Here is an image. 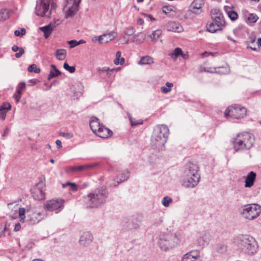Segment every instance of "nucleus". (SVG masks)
Returning a JSON list of instances; mask_svg holds the SVG:
<instances>
[{
  "mask_svg": "<svg viewBox=\"0 0 261 261\" xmlns=\"http://www.w3.org/2000/svg\"><path fill=\"white\" fill-rule=\"evenodd\" d=\"M109 196V192L105 186L95 189L87 195L89 206L97 208L104 205Z\"/></svg>",
  "mask_w": 261,
  "mask_h": 261,
  "instance_id": "1",
  "label": "nucleus"
},
{
  "mask_svg": "<svg viewBox=\"0 0 261 261\" xmlns=\"http://www.w3.org/2000/svg\"><path fill=\"white\" fill-rule=\"evenodd\" d=\"M237 243L239 248L245 254L253 255L258 248L257 242L252 236L248 234H242L237 238Z\"/></svg>",
  "mask_w": 261,
  "mask_h": 261,
  "instance_id": "2",
  "label": "nucleus"
},
{
  "mask_svg": "<svg viewBox=\"0 0 261 261\" xmlns=\"http://www.w3.org/2000/svg\"><path fill=\"white\" fill-rule=\"evenodd\" d=\"M169 129L164 124L156 126L153 129L151 138L152 146L158 149L162 148L167 142L168 137Z\"/></svg>",
  "mask_w": 261,
  "mask_h": 261,
  "instance_id": "3",
  "label": "nucleus"
},
{
  "mask_svg": "<svg viewBox=\"0 0 261 261\" xmlns=\"http://www.w3.org/2000/svg\"><path fill=\"white\" fill-rule=\"evenodd\" d=\"M179 239L175 233L168 231L159 235L158 244L161 249L167 251L176 246Z\"/></svg>",
  "mask_w": 261,
  "mask_h": 261,
  "instance_id": "4",
  "label": "nucleus"
},
{
  "mask_svg": "<svg viewBox=\"0 0 261 261\" xmlns=\"http://www.w3.org/2000/svg\"><path fill=\"white\" fill-rule=\"evenodd\" d=\"M240 213L244 218L252 220L256 218L261 213V206L256 203L248 204L240 208Z\"/></svg>",
  "mask_w": 261,
  "mask_h": 261,
  "instance_id": "5",
  "label": "nucleus"
},
{
  "mask_svg": "<svg viewBox=\"0 0 261 261\" xmlns=\"http://www.w3.org/2000/svg\"><path fill=\"white\" fill-rule=\"evenodd\" d=\"M247 114V109L240 105H234L228 107L225 110L224 116L226 118L240 119Z\"/></svg>",
  "mask_w": 261,
  "mask_h": 261,
  "instance_id": "6",
  "label": "nucleus"
},
{
  "mask_svg": "<svg viewBox=\"0 0 261 261\" xmlns=\"http://www.w3.org/2000/svg\"><path fill=\"white\" fill-rule=\"evenodd\" d=\"M64 200L62 199H53L47 200L44 204V208L47 211H56L58 213L64 206Z\"/></svg>",
  "mask_w": 261,
  "mask_h": 261,
  "instance_id": "7",
  "label": "nucleus"
},
{
  "mask_svg": "<svg viewBox=\"0 0 261 261\" xmlns=\"http://www.w3.org/2000/svg\"><path fill=\"white\" fill-rule=\"evenodd\" d=\"M49 0H41L39 3L37 2L35 8L36 14L41 17H49L50 16V11H49Z\"/></svg>",
  "mask_w": 261,
  "mask_h": 261,
  "instance_id": "8",
  "label": "nucleus"
},
{
  "mask_svg": "<svg viewBox=\"0 0 261 261\" xmlns=\"http://www.w3.org/2000/svg\"><path fill=\"white\" fill-rule=\"evenodd\" d=\"M45 185L42 181H40L31 189V194L35 199L44 200L45 198Z\"/></svg>",
  "mask_w": 261,
  "mask_h": 261,
  "instance_id": "9",
  "label": "nucleus"
},
{
  "mask_svg": "<svg viewBox=\"0 0 261 261\" xmlns=\"http://www.w3.org/2000/svg\"><path fill=\"white\" fill-rule=\"evenodd\" d=\"M117 36V32L112 31L108 33L103 34L99 37L95 36L92 38V41L96 42L97 41L100 43H107L110 41L114 39Z\"/></svg>",
  "mask_w": 261,
  "mask_h": 261,
  "instance_id": "10",
  "label": "nucleus"
},
{
  "mask_svg": "<svg viewBox=\"0 0 261 261\" xmlns=\"http://www.w3.org/2000/svg\"><path fill=\"white\" fill-rule=\"evenodd\" d=\"M238 137L242 138L244 142V146L245 147V150L250 149L253 145L255 141L253 135L247 132L239 134Z\"/></svg>",
  "mask_w": 261,
  "mask_h": 261,
  "instance_id": "11",
  "label": "nucleus"
},
{
  "mask_svg": "<svg viewBox=\"0 0 261 261\" xmlns=\"http://www.w3.org/2000/svg\"><path fill=\"white\" fill-rule=\"evenodd\" d=\"M212 17L217 26L220 27L225 24V20L223 14L219 9L215 8L211 10Z\"/></svg>",
  "mask_w": 261,
  "mask_h": 261,
  "instance_id": "12",
  "label": "nucleus"
},
{
  "mask_svg": "<svg viewBox=\"0 0 261 261\" xmlns=\"http://www.w3.org/2000/svg\"><path fill=\"white\" fill-rule=\"evenodd\" d=\"M200 178L182 175V185L187 188H193L199 183Z\"/></svg>",
  "mask_w": 261,
  "mask_h": 261,
  "instance_id": "13",
  "label": "nucleus"
},
{
  "mask_svg": "<svg viewBox=\"0 0 261 261\" xmlns=\"http://www.w3.org/2000/svg\"><path fill=\"white\" fill-rule=\"evenodd\" d=\"M203 0H194L190 6V11L196 15L202 12V7L204 5Z\"/></svg>",
  "mask_w": 261,
  "mask_h": 261,
  "instance_id": "14",
  "label": "nucleus"
},
{
  "mask_svg": "<svg viewBox=\"0 0 261 261\" xmlns=\"http://www.w3.org/2000/svg\"><path fill=\"white\" fill-rule=\"evenodd\" d=\"M43 218L42 214L40 212H33L27 215V221L29 224L34 225L40 222Z\"/></svg>",
  "mask_w": 261,
  "mask_h": 261,
  "instance_id": "15",
  "label": "nucleus"
},
{
  "mask_svg": "<svg viewBox=\"0 0 261 261\" xmlns=\"http://www.w3.org/2000/svg\"><path fill=\"white\" fill-rule=\"evenodd\" d=\"M129 174L127 171L123 172L120 175H118L116 177L117 181L113 182L108 181L107 184L111 187L117 186L119 184L126 181L129 178Z\"/></svg>",
  "mask_w": 261,
  "mask_h": 261,
  "instance_id": "16",
  "label": "nucleus"
},
{
  "mask_svg": "<svg viewBox=\"0 0 261 261\" xmlns=\"http://www.w3.org/2000/svg\"><path fill=\"white\" fill-rule=\"evenodd\" d=\"M93 236L90 232H85L81 236L79 243L81 246L86 247L93 241Z\"/></svg>",
  "mask_w": 261,
  "mask_h": 261,
  "instance_id": "17",
  "label": "nucleus"
},
{
  "mask_svg": "<svg viewBox=\"0 0 261 261\" xmlns=\"http://www.w3.org/2000/svg\"><path fill=\"white\" fill-rule=\"evenodd\" d=\"M165 28L168 31H172L175 32H181L183 30L182 26L178 22L169 21L165 25Z\"/></svg>",
  "mask_w": 261,
  "mask_h": 261,
  "instance_id": "18",
  "label": "nucleus"
},
{
  "mask_svg": "<svg viewBox=\"0 0 261 261\" xmlns=\"http://www.w3.org/2000/svg\"><path fill=\"white\" fill-rule=\"evenodd\" d=\"M113 132L111 130L106 127L103 124L100 126L98 129L96 135L101 138H108L111 136Z\"/></svg>",
  "mask_w": 261,
  "mask_h": 261,
  "instance_id": "19",
  "label": "nucleus"
},
{
  "mask_svg": "<svg viewBox=\"0 0 261 261\" xmlns=\"http://www.w3.org/2000/svg\"><path fill=\"white\" fill-rule=\"evenodd\" d=\"M199 173V167L193 162H189L186 165L185 170L182 174L188 175V174Z\"/></svg>",
  "mask_w": 261,
  "mask_h": 261,
  "instance_id": "20",
  "label": "nucleus"
},
{
  "mask_svg": "<svg viewBox=\"0 0 261 261\" xmlns=\"http://www.w3.org/2000/svg\"><path fill=\"white\" fill-rule=\"evenodd\" d=\"M256 177V174L253 171H250L245 177V187L251 188L254 185Z\"/></svg>",
  "mask_w": 261,
  "mask_h": 261,
  "instance_id": "21",
  "label": "nucleus"
},
{
  "mask_svg": "<svg viewBox=\"0 0 261 261\" xmlns=\"http://www.w3.org/2000/svg\"><path fill=\"white\" fill-rule=\"evenodd\" d=\"M56 22L53 23L52 22L49 24L40 28V30L43 32L44 37L45 39H47L50 35L51 32H53L54 29L56 27Z\"/></svg>",
  "mask_w": 261,
  "mask_h": 261,
  "instance_id": "22",
  "label": "nucleus"
},
{
  "mask_svg": "<svg viewBox=\"0 0 261 261\" xmlns=\"http://www.w3.org/2000/svg\"><path fill=\"white\" fill-rule=\"evenodd\" d=\"M233 148L236 151L245 150V147L244 146V142L242 138L238 136L234 138L233 141Z\"/></svg>",
  "mask_w": 261,
  "mask_h": 261,
  "instance_id": "23",
  "label": "nucleus"
},
{
  "mask_svg": "<svg viewBox=\"0 0 261 261\" xmlns=\"http://www.w3.org/2000/svg\"><path fill=\"white\" fill-rule=\"evenodd\" d=\"M89 124L90 128L95 134L97 132L98 128L102 125L99 122V120L95 117H91Z\"/></svg>",
  "mask_w": 261,
  "mask_h": 261,
  "instance_id": "24",
  "label": "nucleus"
},
{
  "mask_svg": "<svg viewBox=\"0 0 261 261\" xmlns=\"http://www.w3.org/2000/svg\"><path fill=\"white\" fill-rule=\"evenodd\" d=\"M11 109V106L9 103H4L0 107V118L5 120L7 113Z\"/></svg>",
  "mask_w": 261,
  "mask_h": 261,
  "instance_id": "25",
  "label": "nucleus"
},
{
  "mask_svg": "<svg viewBox=\"0 0 261 261\" xmlns=\"http://www.w3.org/2000/svg\"><path fill=\"white\" fill-rule=\"evenodd\" d=\"M78 4L74 2L72 7H69L66 13V17H71L78 11Z\"/></svg>",
  "mask_w": 261,
  "mask_h": 261,
  "instance_id": "26",
  "label": "nucleus"
},
{
  "mask_svg": "<svg viewBox=\"0 0 261 261\" xmlns=\"http://www.w3.org/2000/svg\"><path fill=\"white\" fill-rule=\"evenodd\" d=\"M98 165L97 163H92L90 164L80 165L76 166V172H81L84 170H87L89 169L95 168Z\"/></svg>",
  "mask_w": 261,
  "mask_h": 261,
  "instance_id": "27",
  "label": "nucleus"
},
{
  "mask_svg": "<svg viewBox=\"0 0 261 261\" xmlns=\"http://www.w3.org/2000/svg\"><path fill=\"white\" fill-rule=\"evenodd\" d=\"M179 56H181L184 59H185L187 56V55L184 54L181 49L179 47L176 48L170 54L171 58L173 59H176Z\"/></svg>",
  "mask_w": 261,
  "mask_h": 261,
  "instance_id": "28",
  "label": "nucleus"
},
{
  "mask_svg": "<svg viewBox=\"0 0 261 261\" xmlns=\"http://www.w3.org/2000/svg\"><path fill=\"white\" fill-rule=\"evenodd\" d=\"M66 54L67 51L65 49H58L56 50L55 55L58 60L62 61L65 59Z\"/></svg>",
  "mask_w": 261,
  "mask_h": 261,
  "instance_id": "29",
  "label": "nucleus"
},
{
  "mask_svg": "<svg viewBox=\"0 0 261 261\" xmlns=\"http://www.w3.org/2000/svg\"><path fill=\"white\" fill-rule=\"evenodd\" d=\"M183 258L185 259L190 258V259H195L196 260H201L200 256L197 254V252L196 251L193 250L189 252H188L186 254H185Z\"/></svg>",
  "mask_w": 261,
  "mask_h": 261,
  "instance_id": "30",
  "label": "nucleus"
},
{
  "mask_svg": "<svg viewBox=\"0 0 261 261\" xmlns=\"http://www.w3.org/2000/svg\"><path fill=\"white\" fill-rule=\"evenodd\" d=\"M152 63H153V59L148 56L142 57L138 63L139 65H150Z\"/></svg>",
  "mask_w": 261,
  "mask_h": 261,
  "instance_id": "31",
  "label": "nucleus"
},
{
  "mask_svg": "<svg viewBox=\"0 0 261 261\" xmlns=\"http://www.w3.org/2000/svg\"><path fill=\"white\" fill-rule=\"evenodd\" d=\"M10 16V11L7 9L0 10V21H4L8 19Z\"/></svg>",
  "mask_w": 261,
  "mask_h": 261,
  "instance_id": "32",
  "label": "nucleus"
},
{
  "mask_svg": "<svg viewBox=\"0 0 261 261\" xmlns=\"http://www.w3.org/2000/svg\"><path fill=\"white\" fill-rule=\"evenodd\" d=\"M207 31L210 33H215L217 31L221 30L219 27L217 26L215 22H211L210 24H207Z\"/></svg>",
  "mask_w": 261,
  "mask_h": 261,
  "instance_id": "33",
  "label": "nucleus"
},
{
  "mask_svg": "<svg viewBox=\"0 0 261 261\" xmlns=\"http://www.w3.org/2000/svg\"><path fill=\"white\" fill-rule=\"evenodd\" d=\"M12 49L14 52H17V51H19L18 53H16L15 55V56L16 58H20L24 53V50L23 48L19 47L17 45H14L12 46Z\"/></svg>",
  "mask_w": 261,
  "mask_h": 261,
  "instance_id": "34",
  "label": "nucleus"
},
{
  "mask_svg": "<svg viewBox=\"0 0 261 261\" xmlns=\"http://www.w3.org/2000/svg\"><path fill=\"white\" fill-rule=\"evenodd\" d=\"M172 198L169 196H166L162 200V204L166 207H169L170 203L172 202Z\"/></svg>",
  "mask_w": 261,
  "mask_h": 261,
  "instance_id": "35",
  "label": "nucleus"
},
{
  "mask_svg": "<svg viewBox=\"0 0 261 261\" xmlns=\"http://www.w3.org/2000/svg\"><path fill=\"white\" fill-rule=\"evenodd\" d=\"M85 42H86L83 39H81L78 41L75 40H71L68 42V43L70 45V47L71 48H73L80 44L84 43Z\"/></svg>",
  "mask_w": 261,
  "mask_h": 261,
  "instance_id": "36",
  "label": "nucleus"
},
{
  "mask_svg": "<svg viewBox=\"0 0 261 261\" xmlns=\"http://www.w3.org/2000/svg\"><path fill=\"white\" fill-rule=\"evenodd\" d=\"M161 34L162 31L161 30H156L155 31H154L151 34L148 35V37L151 38L152 40L156 41L158 38L161 35Z\"/></svg>",
  "mask_w": 261,
  "mask_h": 261,
  "instance_id": "37",
  "label": "nucleus"
},
{
  "mask_svg": "<svg viewBox=\"0 0 261 261\" xmlns=\"http://www.w3.org/2000/svg\"><path fill=\"white\" fill-rule=\"evenodd\" d=\"M61 74V72L58 69L55 70H50L47 80H50L51 79L57 77Z\"/></svg>",
  "mask_w": 261,
  "mask_h": 261,
  "instance_id": "38",
  "label": "nucleus"
},
{
  "mask_svg": "<svg viewBox=\"0 0 261 261\" xmlns=\"http://www.w3.org/2000/svg\"><path fill=\"white\" fill-rule=\"evenodd\" d=\"M129 119L130 120V122L131 123L132 126H136L139 124H142V121L141 120H136V119H134L132 116H130V114H128V115Z\"/></svg>",
  "mask_w": 261,
  "mask_h": 261,
  "instance_id": "39",
  "label": "nucleus"
},
{
  "mask_svg": "<svg viewBox=\"0 0 261 261\" xmlns=\"http://www.w3.org/2000/svg\"><path fill=\"white\" fill-rule=\"evenodd\" d=\"M25 210L23 207L19 208V216L20 218V221L24 222L25 218Z\"/></svg>",
  "mask_w": 261,
  "mask_h": 261,
  "instance_id": "40",
  "label": "nucleus"
},
{
  "mask_svg": "<svg viewBox=\"0 0 261 261\" xmlns=\"http://www.w3.org/2000/svg\"><path fill=\"white\" fill-rule=\"evenodd\" d=\"M28 70L30 72H34L36 73H38L40 72V69L37 68V66L34 64L30 65L28 67Z\"/></svg>",
  "mask_w": 261,
  "mask_h": 261,
  "instance_id": "41",
  "label": "nucleus"
},
{
  "mask_svg": "<svg viewBox=\"0 0 261 261\" xmlns=\"http://www.w3.org/2000/svg\"><path fill=\"white\" fill-rule=\"evenodd\" d=\"M208 238L204 237H200L198 240V244L199 246H203L208 243Z\"/></svg>",
  "mask_w": 261,
  "mask_h": 261,
  "instance_id": "42",
  "label": "nucleus"
},
{
  "mask_svg": "<svg viewBox=\"0 0 261 261\" xmlns=\"http://www.w3.org/2000/svg\"><path fill=\"white\" fill-rule=\"evenodd\" d=\"M63 68L65 70L68 71L69 72H70L71 73H74L75 71V66H70L66 62L64 63Z\"/></svg>",
  "mask_w": 261,
  "mask_h": 261,
  "instance_id": "43",
  "label": "nucleus"
},
{
  "mask_svg": "<svg viewBox=\"0 0 261 261\" xmlns=\"http://www.w3.org/2000/svg\"><path fill=\"white\" fill-rule=\"evenodd\" d=\"M135 28L133 27H129L125 30L124 33L126 35L132 36L135 33Z\"/></svg>",
  "mask_w": 261,
  "mask_h": 261,
  "instance_id": "44",
  "label": "nucleus"
},
{
  "mask_svg": "<svg viewBox=\"0 0 261 261\" xmlns=\"http://www.w3.org/2000/svg\"><path fill=\"white\" fill-rule=\"evenodd\" d=\"M228 15L229 18L233 21L236 20L238 17L237 13L233 10L229 11L228 13Z\"/></svg>",
  "mask_w": 261,
  "mask_h": 261,
  "instance_id": "45",
  "label": "nucleus"
},
{
  "mask_svg": "<svg viewBox=\"0 0 261 261\" xmlns=\"http://www.w3.org/2000/svg\"><path fill=\"white\" fill-rule=\"evenodd\" d=\"M258 19V17L255 14H249L248 20L250 21L251 22H256L257 20Z\"/></svg>",
  "mask_w": 261,
  "mask_h": 261,
  "instance_id": "46",
  "label": "nucleus"
},
{
  "mask_svg": "<svg viewBox=\"0 0 261 261\" xmlns=\"http://www.w3.org/2000/svg\"><path fill=\"white\" fill-rule=\"evenodd\" d=\"M173 8L172 6H165L162 7V10L165 14H168L173 11Z\"/></svg>",
  "mask_w": 261,
  "mask_h": 261,
  "instance_id": "47",
  "label": "nucleus"
},
{
  "mask_svg": "<svg viewBox=\"0 0 261 261\" xmlns=\"http://www.w3.org/2000/svg\"><path fill=\"white\" fill-rule=\"evenodd\" d=\"M26 34V30L24 28H21L20 31L15 30L14 31V35L16 36L22 37Z\"/></svg>",
  "mask_w": 261,
  "mask_h": 261,
  "instance_id": "48",
  "label": "nucleus"
},
{
  "mask_svg": "<svg viewBox=\"0 0 261 261\" xmlns=\"http://www.w3.org/2000/svg\"><path fill=\"white\" fill-rule=\"evenodd\" d=\"M25 86H26V84H25V82H20L17 87L16 91L17 92V93L20 92L21 93L22 90L25 89Z\"/></svg>",
  "mask_w": 261,
  "mask_h": 261,
  "instance_id": "49",
  "label": "nucleus"
},
{
  "mask_svg": "<svg viewBox=\"0 0 261 261\" xmlns=\"http://www.w3.org/2000/svg\"><path fill=\"white\" fill-rule=\"evenodd\" d=\"M128 229L133 230L138 229L139 226L138 223H135L133 222H130L128 223Z\"/></svg>",
  "mask_w": 261,
  "mask_h": 261,
  "instance_id": "50",
  "label": "nucleus"
},
{
  "mask_svg": "<svg viewBox=\"0 0 261 261\" xmlns=\"http://www.w3.org/2000/svg\"><path fill=\"white\" fill-rule=\"evenodd\" d=\"M71 89L74 95V97H76V98L82 95L81 91L75 90V85H73Z\"/></svg>",
  "mask_w": 261,
  "mask_h": 261,
  "instance_id": "51",
  "label": "nucleus"
},
{
  "mask_svg": "<svg viewBox=\"0 0 261 261\" xmlns=\"http://www.w3.org/2000/svg\"><path fill=\"white\" fill-rule=\"evenodd\" d=\"M60 135L67 139H70L73 137V135L71 133L61 132L60 133Z\"/></svg>",
  "mask_w": 261,
  "mask_h": 261,
  "instance_id": "52",
  "label": "nucleus"
},
{
  "mask_svg": "<svg viewBox=\"0 0 261 261\" xmlns=\"http://www.w3.org/2000/svg\"><path fill=\"white\" fill-rule=\"evenodd\" d=\"M121 53L120 51H118L116 54V59L114 60V63L116 65H117V63H119L121 59Z\"/></svg>",
  "mask_w": 261,
  "mask_h": 261,
  "instance_id": "53",
  "label": "nucleus"
},
{
  "mask_svg": "<svg viewBox=\"0 0 261 261\" xmlns=\"http://www.w3.org/2000/svg\"><path fill=\"white\" fill-rule=\"evenodd\" d=\"M182 174L185 176H189V177H191L192 178V177L193 178H200V175L199 173L188 174V175H186V174Z\"/></svg>",
  "mask_w": 261,
  "mask_h": 261,
  "instance_id": "54",
  "label": "nucleus"
},
{
  "mask_svg": "<svg viewBox=\"0 0 261 261\" xmlns=\"http://www.w3.org/2000/svg\"><path fill=\"white\" fill-rule=\"evenodd\" d=\"M171 88H168L167 87H165L164 86L162 87L161 88V91L163 93H167L171 91Z\"/></svg>",
  "mask_w": 261,
  "mask_h": 261,
  "instance_id": "55",
  "label": "nucleus"
},
{
  "mask_svg": "<svg viewBox=\"0 0 261 261\" xmlns=\"http://www.w3.org/2000/svg\"><path fill=\"white\" fill-rule=\"evenodd\" d=\"M67 172L68 173H72V172H76V166H74V167H69L67 169Z\"/></svg>",
  "mask_w": 261,
  "mask_h": 261,
  "instance_id": "56",
  "label": "nucleus"
},
{
  "mask_svg": "<svg viewBox=\"0 0 261 261\" xmlns=\"http://www.w3.org/2000/svg\"><path fill=\"white\" fill-rule=\"evenodd\" d=\"M21 93L20 92L17 93L16 91V93L14 94V97L17 102H18L21 98Z\"/></svg>",
  "mask_w": 261,
  "mask_h": 261,
  "instance_id": "57",
  "label": "nucleus"
},
{
  "mask_svg": "<svg viewBox=\"0 0 261 261\" xmlns=\"http://www.w3.org/2000/svg\"><path fill=\"white\" fill-rule=\"evenodd\" d=\"M70 190L72 191H75L77 190V186L75 183L71 184Z\"/></svg>",
  "mask_w": 261,
  "mask_h": 261,
  "instance_id": "58",
  "label": "nucleus"
},
{
  "mask_svg": "<svg viewBox=\"0 0 261 261\" xmlns=\"http://www.w3.org/2000/svg\"><path fill=\"white\" fill-rule=\"evenodd\" d=\"M57 7V5L55 3L52 2L51 3V6L50 8H49V11H50V14L51 13V12L56 9Z\"/></svg>",
  "mask_w": 261,
  "mask_h": 261,
  "instance_id": "59",
  "label": "nucleus"
},
{
  "mask_svg": "<svg viewBox=\"0 0 261 261\" xmlns=\"http://www.w3.org/2000/svg\"><path fill=\"white\" fill-rule=\"evenodd\" d=\"M20 228H21L20 224L19 223H17L15 225L14 230L15 231H17L19 230L20 229Z\"/></svg>",
  "mask_w": 261,
  "mask_h": 261,
  "instance_id": "60",
  "label": "nucleus"
},
{
  "mask_svg": "<svg viewBox=\"0 0 261 261\" xmlns=\"http://www.w3.org/2000/svg\"><path fill=\"white\" fill-rule=\"evenodd\" d=\"M56 143L57 147L58 148H61L62 147V142L60 140H56Z\"/></svg>",
  "mask_w": 261,
  "mask_h": 261,
  "instance_id": "61",
  "label": "nucleus"
},
{
  "mask_svg": "<svg viewBox=\"0 0 261 261\" xmlns=\"http://www.w3.org/2000/svg\"><path fill=\"white\" fill-rule=\"evenodd\" d=\"M226 247L225 245H223V246H222V247L218 249V251L219 252L222 253V252L226 251Z\"/></svg>",
  "mask_w": 261,
  "mask_h": 261,
  "instance_id": "62",
  "label": "nucleus"
},
{
  "mask_svg": "<svg viewBox=\"0 0 261 261\" xmlns=\"http://www.w3.org/2000/svg\"><path fill=\"white\" fill-rule=\"evenodd\" d=\"M10 128H8V127H7V128L5 129V131H4V134H3V136H5V135H6L8 134H9V133L10 132Z\"/></svg>",
  "mask_w": 261,
  "mask_h": 261,
  "instance_id": "63",
  "label": "nucleus"
},
{
  "mask_svg": "<svg viewBox=\"0 0 261 261\" xmlns=\"http://www.w3.org/2000/svg\"><path fill=\"white\" fill-rule=\"evenodd\" d=\"M182 261H201V260H196L195 259H190V258L185 259L184 258H182Z\"/></svg>",
  "mask_w": 261,
  "mask_h": 261,
  "instance_id": "64",
  "label": "nucleus"
}]
</instances>
